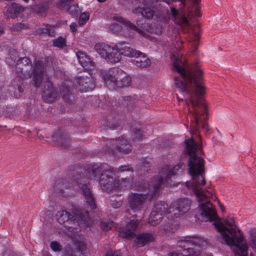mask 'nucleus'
Returning a JSON list of instances; mask_svg holds the SVG:
<instances>
[{
  "instance_id": "37998d69",
  "label": "nucleus",
  "mask_w": 256,
  "mask_h": 256,
  "mask_svg": "<svg viewBox=\"0 0 256 256\" xmlns=\"http://www.w3.org/2000/svg\"><path fill=\"white\" fill-rule=\"evenodd\" d=\"M25 28V25L22 23H17L10 28L12 31H19Z\"/></svg>"
},
{
  "instance_id": "7ed1b4c3",
  "label": "nucleus",
  "mask_w": 256,
  "mask_h": 256,
  "mask_svg": "<svg viewBox=\"0 0 256 256\" xmlns=\"http://www.w3.org/2000/svg\"><path fill=\"white\" fill-rule=\"evenodd\" d=\"M184 164L180 163L174 167L168 166H164L161 170V176L154 177L150 184H147L146 182H143L138 184L136 186V190L145 191L147 186L148 192L146 194H132L129 199V206L134 212L140 210L142 207L144 200L146 198H152L156 196L160 191V186L164 180H168L172 176L176 174L178 172H181Z\"/></svg>"
},
{
  "instance_id": "09e8293b",
  "label": "nucleus",
  "mask_w": 256,
  "mask_h": 256,
  "mask_svg": "<svg viewBox=\"0 0 256 256\" xmlns=\"http://www.w3.org/2000/svg\"><path fill=\"white\" fill-rule=\"evenodd\" d=\"M106 256H121V252L120 250L116 252H109L106 254Z\"/></svg>"
},
{
  "instance_id": "603ef678",
  "label": "nucleus",
  "mask_w": 256,
  "mask_h": 256,
  "mask_svg": "<svg viewBox=\"0 0 256 256\" xmlns=\"http://www.w3.org/2000/svg\"><path fill=\"white\" fill-rule=\"evenodd\" d=\"M76 24L75 22H72L70 25V29L72 32H74L76 30Z\"/></svg>"
},
{
  "instance_id": "e433bc0d",
  "label": "nucleus",
  "mask_w": 256,
  "mask_h": 256,
  "mask_svg": "<svg viewBox=\"0 0 256 256\" xmlns=\"http://www.w3.org/2000/svg\"><path fill=\"white\" fill-rule=\"evenodd\" d=\"M249 242L251 248L256 252V234L250 233Z\"/></svg>"
},
{
  "instance_id": "423d86ee",
  "label": "nucleus",
  "mask_w": 256,
  "mask_h": 256,
  "mask_svg": "<svg viewBox=\"0 0 256 256\" xmlns=\"http://www.w3.org/2000/svg\"><path fill=\"white\" fill-rule=\"evenodd\" d=\"M172 14L174 18V22L180 26L182 28L186 29L184 31L190 32L188 46L192 52H194L198 48L200 37L198 30H191L190 24L186 18L174 8H171Z\"/></svg>"
},
{
  "instance_id": "1a4fd4ad",
  "label": "nucleus",
  "mask_w": 256,
  "mask_h": 256,
  "mask_svg": "<svg viewBox=\"0 0 256 256\" xmlns=\"http://www.w3.org/2000/svg\"><path fill=\"white\" fill-rule=\"evenodd\" d=\"M206 242H200L199 240H182L178 242V246L184 249L181 254H176V256H199L200 251L198 248V246H202Z\"/></svg>"
},
{
  "instance_id": "72a5a7b5",
  "label": "nucleus",
  "mask_w": 256,
  "mask_h": 256,
  "mask_svg": "<svg viewBox=\"0 0 256 256\" xmlns=\"http://www.w3.org/2000/svg\"><path fill=\"white\" fill-rule=\"evenodd\" d=\"M66 41L64 38L60 36L53 40V46L59 48H62L66 46Z\"/></svg>"
},
{
  "instance_id": "9d476101",
  "label": "nucleus",
  "mask_w": 256,
  "mask_h": 256,
  "mask_svg": "<svg viewBox=\"0 0 256 256\" xmlns=\"http://www.w3.org/2000/svg\"><path fill=\"white\" fill-rule=\"evenodd\" d=\"M132 181V177L122 178L116 180L112 176H110V178H108L106 175L103 174L101 183L102 184H106V186L104 188V191H108L116 188H124L130 186Z\"/></svg>"
},
{
  "instance_id": "473e14b6",
  "label": "nucleus",
  "mask_w": 256,
  "mask_h": 256,
  "mask_svg": "<svg viewBox=\"0 0 256 256\" xmlns=\"http://www.w3.org/2000/svg\"><path fill=\"white\" fill-rule=\"evenodd\" d=\"M66 12L72 16H76L79 14L80 10L78 4H74L72 2V4H70Z\"/></svg>"
},
{
  "instance_id": "c756f323",
  "label": "nucleus",
  "mask_w": 256,
  "mask_h": 256,
  "mask_svg": "<svg viewBox=\"0 0 256 256\" xmlns=\"http://www.w3.org/2000/svg\"><path fill=\"white\" fill-rule=\"evenodd\" d=\"M153 240L152 235L146 234L139 236L136 238V242L140 246H142L147 242H152Z\"/></svg>"
},
{
  "instance_id": "0eeeda50",
  "label": "nucleus",
  "mask_w": 256,
  "mask_h": 256,
  "mask_svg": "<svg viewBox=\"0 0 256 256\" xmlns=\"http://www.w3.org/2000/svg\"><path fill=\"white\" fill-rule=\"evenodd\" d=\"M94 49L100 56L112 63L119 62L122 59L120 51L104 43L95 44Z\"/></svg>"
},
{
  "instance_id": "2eb2a0df",
  "label": "nucleus",
  "mask_w": 256,
  "mask_h": 256,
  "mask_svg": "<svg viewBox=\"0 0 256 256\" xmlns=\"http://www.w3.org/2000/svg\"><path fill=\"white\" fill-rule=\"evenodd\" d=\"M141 5L132 10L134 14H140L144 17L151 19L154 16V7L150 5L144 0L140 1Z\"/></svg>"
},
{
  "instance_id": "9b49d317",
  "label": "nucleus",
  "mask_w": 256,
  "mask_h": 256,
  "mask_svg": "<svg viewBox=\"0 0 256 256\" xmlns=\"http://www.w3.org/2000/svg\"><path fill=\"white\" fill-rule=\"evenodd\" d=\"M110 170V166L106 163H94L90 164L87 166V172L89 175L93 178H96L99 176L100 173L101 172L99 182L101 188L104 190V188L106 186V184H102L101 183V180L103 174L106 175L108 178H110V176L108 174Z\"/></svg>"
},
{
  "instance_id": "4d7b16f0",
  "label": "nucleus",
  "mask_w": 256,
  "mask_h": 256,
  "mask_svg": "<svg viewBox=\"0 0 256 256\" xmlns=\"http://www.w3.org/2000/svg\"><path fill=\"white\" fill-rule=\"evenodd\" d=\"M174 254V253H170L168 254V256H176V254Z\"/></svg>"
},
{
  "instance_id": "0e129e2a",
  "label": "nucleus",
  "mask_w": 256,
  "mask_h": 256,
  "mask_svg": "<svg viewBox=\"0 0 256 256\" xmlns=\"http://www.w3.org/2000/svg\"><path fill=\"white\" fill-rule=\"evenodd\" d=\"M168 228H170V224H169L168 227H167V228H166V229L167 230H168Z\"/></svg>"
},
{
  "instance_id": "6e6d98bb",
  "label": "nucleus",
  "mask_w": 256,
  "mask_h": 256,
  "mask_svg": "<svg viewBox=\"0 0 256 256\" xmlns=\"http://www.w3.org/2000/svg\"><path fill=\"white\" fill-rule=\"evenodd\" d=\"M4 28L0 26V35L2 34H4Z\"/></svg>"
},
{
  "instance_id": "a19ab883",
  "label": "nucleus",
  "mask_w": 256,
  "mask_h": 256,
  "mask_svg": "<svg viewBox=\"0 0 256 256\" xmlns=\"http://www.w3.org/2000/svg\"><path fill=\"white\" fill-rule=\"evenodd\" d=\"M113 224L112 222H101L100 226L102 230L104 231H108L111 229Z\"/></svg>"
},
{
  "instance_id": "338daca9",
  "label": "nucleus",
  "mask_w": 256,
  "mask_h": 256,
  "mask_svg": "<svg viewBox=\"0 0 256 256\" xmlns=\"http://www.w3.org/2000/svg\"><path fill=\"white\" fill-rule=\"evenodd\" d=\"M130 104H135V102H130Z\"/></svg>"
},
{
  "instance_id": "4c0bfd02",
  "label": "nucleus",
  "mask_w": 256,
  "mask_h": 256,
  "mask_svg": "<svg viewBox=\"0 0 256 256\" xmlns=\"http://www.w3.org/2000/svg\"><path fill=\"white\" fill-rule=\"evenodd\" d=\"M118 150L120 152H122V154H127L131 151L132 148L130 145H120L118 147Z\"/></svg>"
},
{
  "instance_id": "de8ad7c7",
  "label": "nucleus",
  "mask_w": 256,
  "mask_h": 256,
  "mask_svg": "<svg viewBox=\"0 0 256 256\" xmlns=\"http://www.w3.org/2000/svg\"><path fill=\"white\" fill-rule=\"evenodd\" d=\"M48 4H46L44 5L41 6L38 10V13L42 14L46 12L48 10Z\"/></svg>"
},
{
  "instance_id": "f8f14e48",
  "label": "nucleus",
  "mask_w": 256,
  "mask_h": 256,
  "mask_svg": "<svg viewBox=\"0 0 256 256\" xmlns=\"http://www.w3.org/2000/svg\"><path fill=\"white\" fill-rule=\"evenodd\" d=\"M113 20L124 24L130 29L136 32L140 36H146V32H148L146 24L144 20L136 21V25L130 21L120 16H114Z\"/></svg>"
},
{
  "instance_id": "052dcab7",
  "label": "nucleus",
  "mask_w": 256,
  "mask_h": 256,
  "mask_svg": "<svg viewBox=\"0 0 256 256\" xmlns=\"http://www.w3.org/2000/svg\"><path fill=\"white\" fill-rule=\"evenodd\" d=\"M130 99H131V97L130 96H128V97H127L126 100L128 101L129 100H130Z\"/></svg>"
},
{
  "instance_id": "58836bf2",
  "label": "nucleus",
  "mask_w": 256,
  "mask_h": 256,
  "mask_svg": "<svg viewBox=\"0 0 256 256\" xmlns=\"http://www.w3.org/2000/svg\"><path fill=\"white\" fill-rule=\"evenodd\" d=\"M89 19V15L88 14L86 13H83L80 14V18H79V21H78V24L80 26H82L86 24V22Z\"/></svg>"
},
{
  "instance_id": "b1692460",
  "label": "nucleus",
  "mask_w": 256,
  "mask_h": 256,
  "mask_svg": "<svg viewBox=\"0 0 256 256\" xmlns=\"http://www.w3.org/2000/svg\"><path fill=\"white\" fill-rule=\"evenodd\" d=\"M133 172L132 166L129 164L121 165L117 168L110 166L109 174H120L125 172H130L132 174Z\"/></svg>"
},
{
  "instance_id": "f03ea898",
  "label": "nucleus",
  "mask_w": 256,
  "mask_h": 256,
  "mask_svg": "<svg viewBox=\"0 0 256 256\" xmlns=\"http://www.w3.org/2000/svg\"><path fill=\"white\" fill-rule=\"evenodd\" d=\"M184 152L189 156L188 172L192 176L190 182H186V187L195 194L199 202L200 214L210 221L218 218L216 211L209 198H217L212 190L202 188L206 184L204 174V161L200 156L202 154V145H186Z\"/></svg>"
},
{
  "instance_id": "ea45409f",
  "label": "nucleus",
  "mask_w": 256,
  "mask_h": 256,
  "mask_svg": "<svg viewBox=\"0 0 256 256\" xmlns=\"http://www.w3.org/2000/svg\"><path fill=\"white\" fill-rule=\"evenodd\" d=\"M60 90L62 91V95L63 98L64 100L67 99L68 96L69 95V94L70 92V88H68L64 85L60 88Z\"/></svg>"
},
{
  "instance_id": "13d9d810",
  "label": "nucleus",
  "mask_w": 256,
  "mask_h": 256,
  "mask_svg": "<svg viewBox=\"0 0 256 256\" xmlns=\"http://www.w3.org/2000/svg\"><path fill=\"white\" fill-rule=\"evenodd\" d=\"M176 142V141H174V140H172V141H170V142H168V143H169V142H170V143H174V142Z\"/></svg>"
},
{
  "instance_id": "bf43d9fd",
  "label": "nucleus",
  "mask_w": 256,
  "mask_h": 256,
  "mask_svg": "<svg viewBox=\"0 0 256 256\" xmlns=\"http://www.w3.org/2000/svg\"><path fill=\"white\" fill-rule=\"evenodd\" d=\"M98 2H105L106 0H97Z\"/></svg>"
},
{
  "instance_id": "20e7f679",
  "label": "nucleus",
  "mask_w": 256,
  "mask_h": 256,
  "mask_svg": "<svg viewBox=\"0 0 256 256\" xmlns=\"http://www.w3.org/2000/svg\"><path fill=\"white\" fill-rule=\"evenodd\" d=\"M214 224L221 234L222 243L236 248V256H254L252 252H248V245L241 231L234 224V218L222 222H216Z\"/></svg>"
},
{
  "instance_id": "412c9836",
  "label": "nucleus",
  "mask_w": 256,
  "mask_h": 256,
  "mask_svg": "<svg viewBox=\"0 0 256 256\" xmlns=\"http://www.w3.org/2000/svg\"><path fill=\"white\" fill-rule=\"evenodd\" d=\"M76 55L79 63L84 68L89 69L94 66V62L90 60L89 56L84 52L78 50L76 52Z\"/></svg>"
},
{
  "instance_id": "393cba45",
  "label": "nucleus",
  "mask_w": 256,
  "mask_h": 256,
  "mask_svg": "<svg viewBox=\"0 0 256 256\" xmlns=\"http://www.w3.org/2000/svg\"><path fill=\"white\" fill-rule=\"evenodd\" d=\"M131 130L132 138L134 140L138 141L142 140L144 137V135L139 124L132 125Z\"/></svg>"
},
{
  "instance_id": "6e6552de",
  "label": "nucleus",
  "mask_w": 256,
  "mask_h": 256,
  "mask_svg": "<svg viewBox=\"0 0 256 256\" xmlns=\"http://www.w3.org/2000/svg\"><path fill=\"white\" fill-rule=\"evenodd\" d=\"M191 200L187 198H180L174 201L170 204L168 212L172 213L170 216L172 218H179L184 216L190 209Z\"/></svg>"
},
{
  "instance_id": "a211bd4d",
  "label": "nucleus",
  "mask_w": 256,
  "mask_h": 256,
  "mask_svg": "<svg viewBox=\"0 0 256 256\" xmlns=\"http://www.w3.org/2000/svg\"><path fill=\"white\" fill-rule=\"evenodd\" d=\"M78 82L82 92L91 91L94 88V82L90 76H81L78 79Z\"/></svg>"
},
{
  "instance_id": "5701e85b",
  "label": "nucleus",
  "mask_w": 256,
  "mask_h": 256,
  "mask_svg": "<svg viewBox=\"0 0 256 256\" xmlns=\"http://www.w3.org/2000/svg\"><path fill=\"white\" fill-rule=\"evenodd\" d=\"M24 10V8L19 4L12 3L7 10V16L9 18H15L18 14Z\"/></svg>"
},
{
  "instance_id": "bb28decb",
  "label": "nucleus",
  "mask_w": 256,
  "mask_h": 256,
  "mask_svg": "<svg viewBox=\"0 0 256 256\" xmlns=\"http://www.w3.org/2000/svg\"><path fill=\"white\" fill-rule=\"evenodd\" d=\"M121 55L124 54L128 57H135L140 54V51L136 50L128 46H124L120 48Z\"/></svg>"
},
{
  "instance_id": "4be33fe9",
  "label": "nucleus",
  "mask_w": 256,
  "mask_h": 256,
  "mask_svg": "<svg viewBox=\"0 0 256 256\" xmlns=\"http://www.w3.org/2000/svg\"><path fill=\"white\" fill-rule=\"evenodd\" d=\"M169 207L168 205L164 202H156L152 212H155V213L162 214V216H164L166 213L168 215L167 218H169L170 217L172 213H168V210Z\"/></svg>"
},
{
  "instance_id": "cd10ccee",
  "label": "nucleus",
  "mask_w": 256,
  "mask_h": 256,
  "mask_svg": "<svg viewBox=\"0 0 256 256\" xmlns=\"http://www.w3.org/2000/svg\"><path fill=\"white\" fill-rule=\"evenodd\" d=\"M36 32L39 34H47L49 36H54L55 32L54 27L48 24H44L42 26L39 28Z\"/></svg>"
},
{
  "instance_id": "a18cd8bd",
  "label": "nucleus",
  "mask_w": 256,
  "mask_h": 256,
  "mask_svg": "<svg viewBox=\"0 0 256 256\" xmlns=\"http://www.w3.org/2000/svg\"><path fill=\"white\" fill-rule=\"evenodd\" d=\"M80 218L81 219L80 222H78L80 224H82V222H83L84 223L87 222L88 221V220L89 218V216H88V212L87 211L85 212V214H82V215H80Z\"/></svg>"
},
{
  "instance_id": "f257e3e1",
  "label": "nucleus",
  "mask_w": 256,
  "mask_h": 256,
  "mask_svg": "<svg viewBox=\"0 0 256 256\" xmlns=\"http://www.w3.org/2000/svg\"><path fill=\"white\" fill-rule=\"evenodd\" d=\"M173 66L176 71L174 79L176 87L182 92L190 94L186 102L191 116V136L185 140L184 144H200L202 142L200 126L206 132L210 130L208 123V108L202 97L206 87L203 83L202 71L197 67L186 68L182 60L178 58L173 62Z\"/></svg>"
},
{
  "instance_id": "864d4df0",
  "label": "nucleus",
  "mask_w": 256,
  "mask_h": 256,
  "mask_svg": "<svg viewBox=\"0 0 256 256\" xmlns=\"http://www.w3.org/2000/svg\"><path fill=\"white\" fill-rule=\"evenodd\" d=\"M217 200L218 203L219 204V206L220 207V210H222V211L224 212V206L218 200Z\"/></svg>"
},
{
  "instance_id": "f704fd0d",
  "label": "nucleus",
  "mask_w": 256,
  "mask_h": 256,
  "mask_svg": "<svg viewBox=\"0 0 256 256\" xmlns=\"http://www.w3.org/2000/svg\"><path fill=\"white\" fill-rule=\"evenodd\" d=\"M126 142H127V140L123 136H121L115 139L109 140L108 144H126Z\"/></svg>"
},
{
  "instance_id": "680f3d73",
  "label": "nucleus",
  "mask_w": 256,
  "mask_h": 256,
  "mask_svg": "<svg viewBox=\"0 0 256 256\" xmlns=\"http://www.w3.org/2000/svg\"><path fill=\"white\" fill-rule=\"evenodd\" d=\"M22 68H20V71H17L18 72H22Z\"/></svg>"
},
{
  "instance_id": "c85d7f7f",
  "label": "nucleus",
  "mask_w": 256,
  "mask_h": 256,
  "mask_svg": "<svg viewBox=\"0 0 256 256\" xmlns=\"http://www.w3.org/2000/svg\"><path fill=\"white\" fill-rule=\"evenodd\" d=\"M199 0H192L193 6L188 8V16L189 17H198L200 16V9L198 6Z\"/></svg>"
},
{
  "instance_id": "dca6fc26",
  "label": "nucleus",
  "mask_w": 256,
  "mask_h": 256,
  "mask_svg": "<svg viewBox=\"0 0 256 256\" xmlns=\"http://www.w3.org/2000/svg\"><path fill=\"white\" fill-rule=\"evenodd\" d=\"M138 220H130L125 228H120L119 230V236L122 238L128 239L134 237V230L138 226Z\"/></svg>"
},
{
  "instance_id": "39448f33",
  "label": "nucleus",
  "mask_w": 256,
  "mask_h": 256,
  "mask_svg": "<svg viewBox=\"0 0 256 256\" xmlns=\"http://www.w3.org/2000/svg\"><path fill=\"white\" fill-rule=\"evenodd\" d=\"M102 77L110 89L127 86L130 83V78L118 68H111L108 72H102Z\"/></svg>"
},
{
  "instance_id": "e2e57ef3",
  "label": "nucleus",
  "mask_w": 256,
  "mask_h": 256,
  "mask_svg": "<svg viewBox=\"0 0 256 256\" xmlns=\"http://www.w3.org/2000/svg\"><path fill=\"white\" fill-rule=\"evenodd\" d=\"M21 88L20 86H18V90H19V92H20V88Z\"/></svg>"
},
{
  "instance_id": "69168bd1",
  "label": "nucleus",
  "mask_w": 256,
  "mask_h": 256,
  "mask_svg": "<svg viewBox=\"0 0 256 256\" xmlns=\"http://www.w3.org/2000/svg\"><path fill=\"white\" fill-rule=\"evenodd\" d=\"M24 2H28L29 0H23Z\"/></svg>"
},
{
  "instance_id": "a878e982",
  "label": "nucleus",
  "mask_w": 256,
  "mask_h": 256,
  "mask_svg": "<svg viewBox=\"0 0 256 256\" xmlns=\"http://www.w3.org/2000/svg\"><path fill=\"white\" fill-rule=\"evenodd\" d=\"M69 138L70 136L68 134L60 130L56 132L52 136V139L54 142L60 143L68 142Z\"/></svg>"
},
{
  "instance_id": "3c124183",
  "label": "nucleus",
  "mask_w": 256,
  "mask_h": 256,
  "mask_svg": "<svg viewBox=\"0 0 256 256\" xmlns=\"http://www.w3.org/2000/svg\"><path fill=\"white\" fill-rule=\"evenodd\" d=\"M120 26L117 24H114L110 26V30L114 31L115 30H118L120 28Z\"/></svg>"
},
{
  "instance_id": "c03bdc74",
  "label": "nucleus",
  "mask_w": 256,
  "mask_h": 256,
  "mask_svg": "<svg viewBox=\"0 0 256 256\" xmlns=\"http://www.w3.org/2000/svg\"><path fill=\"white\" fill-rule=\"evenodd\" d=\"M50 246L52 249L54 251H60L61 250V246L60 244L56 242H51Z\"/></svg>"
},
{
  "instance_id": "4468645a",
  "label": "nucleus",
  "mask_w": 256,
  "mask_h": 256,
  "mask_svg": "<svg viewBox=\"0 0 256 256\" xmlns=\"http://www.w3.org/2000/svg\"><path fill=\"white\" fill-rule=\"evenodd\" d=\"M42 98L46 102L51 103L54 102L58 96V94L55 90L51 82L46 80L44 82V89Z\"/></svg>"
},
{
  "instance_id": "79ce46f5",
  "label": "nucleus",
  "mask_w": 256,
  "mask_h": 256,
  "mask_svg": "<svg viewBox=\"0 0 256 256\" xmlns=\"http://www.w3.org/2000/svg\"><path fill=\"white\" fill-rule=\"evenodd\" d=\"M30 63V58L28 57H24L22 58H20L18 60L16 61V65H20V64H22L24 66L27 65Z\"/></svg>"
},
{
  "instance_id": "49530a36",
  "label": "nucleus",
  "mask_w": 256,
  "mask_h": 256,
  "mask_svg": "<svg viewBox=\"0 0 256 256\" xmlns=\"http://www.w3.org/2000/svg\"><path fill=\"white\" fill-rule=\"evenodd\" d=\"M110 205L114 208H120L122 205V202L120 200H112L110 201Z\"/></svg>"
},
{
  "instance_id": "f3484780",
  "label": "nucleus",
  "mask_w": 256,
  "mask_h": 256,
  "mask_svg": "<svg viewBox=\"0 0 256 256\" xmlns=\"http://www.w3.org/2000/svg\"><path fill=\"white\" fill-rule=\"evenodd\" d=\"M56 218L58 222L61 224H64L66 227L72 228V226L70 224L74 222L72 220V216L67 211L64 210H60L56 214Z\"/></svg>"
},
{
  "instance_id": "ddd939ff",
  "label": "nucleus",
  "mask_w": 256,
  "mask_h": 256,
  "mask_svg": "<svg viewBox=\"0 0 256 256\" xmlns=\"http://www.w3.org/2000/svg\"><path fill=\"white\" fill-rule=\"evenodd\" d=\"M33 85L36 88L40 86L44 74V66L42 61L36 60L32 70Z\"/></svg>"
},
{
  "instance_id": "c9c22d12",
  "label": "nucleus",
  "mask_w": 256,
  "mask_h": 256,
  "mask_svg": "<svg viewBox=\"0 0 256 256\" xmlns=\"http://www.w3.org/2000/svg\"><path fill=\"white\" fill-rule=\"evenodd\" d=\"M64 184L62 180H58L54 184V188L56 192H61L64 190Z\"/></svg>"
},
{
  "instance_id": "2f4dec72",
  "label": "nucleus",
  "mask_w": 256,
  "mask_h": 256,
  "mask_svg": "<svg viewBox=\"0 0 256 256\" xmlns=\"http://www.w3.org/2000/svg\"><path fill=\"white\" fill-rule=\"evenodd\" d=\"M72 2V0H60L57 4V6L60 10L66 11Z\"/></svg>"
},
{
  "instance_id": "8fccbe9b",
  "label": "nucleus",
  "mask_w": 256,
  "mask_h": 256,
  "mask_svg": "<svg viewBox=\"0 0 256 256\" xmlns=\"http://www.w3.org/2000/svg\"><path fill=\"white\" fill-rule=\"evenodd\" d=\"M150 162L148 160H144L142 163L144 170H146L150 167Z\"/></svg>"
},
{
  "instance_id": "aec40b11",
  "label": "nucleus",
  "mask_w": 256,
  "mask_h": 256,
  "mask_svg": "<svg viewBox=\"0 0 256 256\" xmlns=\"http://www.w3.org/2000/svg\"><path fill=\"white\" fill-rule=\"evenodd\" d=\"M134 64L137 67L140 68H146L148 67L151 64L150 59L144 53L140 52V54L134 57Z\"/></svg>"
},
{
  "instance_id": "7c9ffc66",
  "label": "nucleus",
  "mask_w": 256,
  "mask_h": 256,
  "mask_svg": "<svg viewBox=\"0 0 256 256\" xmlns=\"http://www.w3.org/2000/svg\"><path fill=\"white\" fill-rule=\"evenodd\" d=\"M162 214L152 212L148 218V223L152 226H155L160 224L162 218Z\"/></svg>"
},
{
  "instance_id": "5fc2aeb1",
  "label": "nucleus",
  "mask_w": 256,
  "mask_h": 256,
  "mask_svg": "<svg viewBox=\"0 0 256 256\" xmlns=\"http://www.w3.org/2000/svg\"><path fill=\"white\" fill-rule=\"evenodd\" d=\"M8 62L10 66H12L16 62V60H14V62H12V61H8Z\"/></svg>"
},
{
  "instance_id": "6ab92c4d",
  "label": "nucleus",
  "mask_w": 256,
  "mask_h": 256,
  "mask_svg": "<svg viewBox=\"0 0 256 256\" xmlns=\"http://www.w3.org/2000/svg\"><path fill=\"white\" fill-rule=\"evenodd\" d=\"M86 200V202L90 207L91 209L93 210L96 208L94 200L92 196L91 191L86 184H82L79 182H77Z\"/></svg>"
}]
</instances>
